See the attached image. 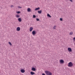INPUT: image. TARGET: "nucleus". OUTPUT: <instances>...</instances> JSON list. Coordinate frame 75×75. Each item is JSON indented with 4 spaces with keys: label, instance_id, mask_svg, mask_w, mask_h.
<instances>
[{
    "label": "nucleus",
    "instance_id": "obj_6",
    "mask_svg": "<svg viewBox=\"0 0 75 75\" xmlns=\"http://www.w3.org/2000/svg\"><path fill=\"white\" fill-rule=\"evenodd\" d=\"M33 30V28L32 27H30V30H29L30 31H32Z\"/></svg>",
    "mask_w": 75,
    "mask_h": 75
},
{
    "label": "nucleus",
    "instance_id": "obj_16",
    "mask_svg": "<svg viewBox=\"0 0 75 75\" xmlns=\"http://www.w3.org/2000/svg\"><path fill=\"white\" fill-rule=\"evenodd\" d=\"M69 34L71 35H72V34H73V32H70V34Z\"/></svg>",
    "mask_w": 75,
    "mask_h": 75
},
{
    "label": "nucleus",
    "instance_id": "obj_21",
    "mask_svg": "<svg viewBox=\"0 0 75 75\" xmlns=\"http://www.w3.org/2000/svg\"><path fill=\"white\" fill-rule=\"evenodd\" d=\"M53 28L55 30L56 29V26H54V27H53Z\"/></svg>",
    "mask_w": 75,
    "mask_h": 75
},
{
    "label": "nucleus",
    "instance_id": "obj_8",
    "mask_svg": "<svg viewBox=\"0 0 75 75\" xmlns=\"http://www.w3.org/2000/svg\"><path fill=\"white\" fill-rule=\"evenodd\" d=\"M20 30V27H18L17 28V30L18 31H19Z\"/></svg>",
    "mask_w": 75,
    "mask_h": 75
},
{
    "label": "nucleus",
    "instance_id": "obj_23",
    "mask_svg": "<svg viewBox=\"0 0 75 75\" xmlns=\"http://www.w3.org/2000/svg\"><path fill=\"white\" fill-rule=\"evenodd\" d=\"M14 7V5H11V8H12V7Z\"/></svg>",
    "mask_w": 75,
    "mask_h": 75
},
{
    "label": "nucleus",
    "instance_id": "obj_2",
    "mask_svg": "<svg viewBox=\"0 0 75 75\" xmlns=\"http://www.w3.org/2000/svg\"><path fill=\"white\" fill-rule=\"evenodd\" d=\"M68 66L69 67H71L73 66V64H72V62H70L69 63Z\"/></svg>",
    "mask_w": 75,
    "mask_h": 75
},
{
    "label": "nucleus",
    "instance_id": "obj_7",
    "mask_svg": "<svg viewBox=\"0 0 75 75\" xmlns=\"http://www.w3.org/2000/svg\"><path fill=\"white\" fill-rule=\"evenodd\" d=\"M60 63H61V64H62L64 62V61L63 60H60Z\"/></svg>",
    "mask_w": 75,
    "mask_h": 75
},
{
    "label": "nucleus",
    "instance_id": "obj_14",
    "mask_svg": "<svg viewBox=\"0 0 75 75\" xmlns=\"http://www.w3.org/2000/svg\"><path fill=\"white\" fill-rule=\"evenodd\" d=\"M18 20L19 22H21V21L22 20H21V18H19L18 19Z\"/></svg>",
    "mask_w": 75,
    "mask_h": 75
},
{
    "label": "nucleus",
    "instance_id": "obj_26",
    "mask_svg": "<svg viewBox=\"0 0 75 75\" xmlns=\"http://www.w3.org/2000/svg\"><path fill=\"white\" fill-rule=\"evenodd\" d=\"M69 1H71V2L72 3L73 2V1L72 0H69Z\"/></svg>",
    "mask_w": 75,
    "mask_h": 75
},
{
    "label": "nucleus",
    "instance_id": "obj_1",
    "mask_svg": "<svg viewBox=\"0 0 75 75\" xmlns=\"http://www.w3.org/2000/svg\"><path fill=\"white\" fill-rule=\"evenodd\" d=\"M45 73L46 75H52V73L49 71H45Z\"/></svg>",
    "mask_w": 75,
    "mask_h": 75
},
{
    "label": "nucleus",
    "instance_id": "obj_12",
    "mask_svg": "<svg viewBox=\"0 0 75 75\" xmlns=\"http://www.w3.org/2000/svg\"><path fill=\"white\" fill-rule=\"evenodd\" d=\"M31 75H34L35 74V73L33 71H31L30 73Z\"/></svg>",
    "mask_w": 75,
    "mask_h": 75
},
{
    "label": "nucleus",
    "instance_id": "obj_20",
    "mask_svg": "<svg viewBox=\"0 0 75 75\" xmlns=\"http://www.w3.org/2000/svg\"><path fill=\"white\" fill-rule=\"evenodd\" d=\"M18 8H22V7H20V6H18Z\"/></svg>",
    "mask_w": 75,
    "mask_h": 75
},
{
    "label": "nucleus",
    "instance_id": "obj_28",
    "mask_svg": "<svg viewBox=\"0 0 75 75\" xmlns=\"http://www.w3.org/2000/svg\"><path fill=\"white\" fill-rule=\"evenodd\" d=\"M42 75H45V74L43 73V74H42Z\"/></svg>",
    "mask_w": 75,
    "mask_h": 75
},
{
    "label": "nucleus",
    "instance_id": "obj_25",
    "mask_svg": "<svg viewBox=\"0 0 75 75\" xmlns=\"http://www.w3.org/2000/svg\"><path fill=\"white\" fill-rule=\"evenodd\" d=\"M60 21H62V18H60Z\"/></svg>",
    "mask_w": 75,
    "mask_h": 75
},
{
    "label": "nucleus",
    "instance_id": "obj_11",
    "mask_svg": "<svg viewBox=\"0 0 75 75\" xmlns=\"http://www.w3.org/2000/svg\"><path fill=\"white\" fill-rule=\"evenodd\" d=\"M38 13L39 14H41L42 13V11L40 10L38 11Z\"/></svg>",
    "mask_w": 75,
    "mask_h": 75
},
{
    "label": "nucleus",
    "instance_id": "obj_5",
    "mask_svg": "<svg viewBox=\"0 0 75 75\" xmlns=\"http://www.w3.org/2000/svg\"><path fill=\"white\" fill-rule=\"evenodd\" d=\"M21 72L22 73H24L25 72V70L23 69H21Z\"/></svg>",
    "mask_w": 75,
    "mask_h": 75
},
{
    "label": "nucleus",
    "instance_id": "obj_22",
    "mask_svg": "<svg viewBox=\"0 0 75 75\" xmlns=\"http://www.w3.org/2000/svg\"><path fill=\"white\" fill-rule=\"evenodd\" d=\"M36 20H37V21H40V19H38V18H37Z\"/></svg>",
    "mask_w": 75,
    "mask_h": 75
},
{
    "label": "nucleus",
    "instance_id": "obj_18",
    "mask_svg": "<svg viewBox=\"0 0 75 75\" xmlns=\"http://www.w3.org/2000/svg\"><path fill=\"white\" fill-rule=\"evenodd\" d=\"M8 44H9V45H11V46L12 45V44H11V42H9Z\"/></svg>",
    "mask_w": 75,
    "mask_h": 75
},
{
    "label": "nucleus",
    "instance_id": "obj_24",
    "mask_svg": "<svg viewBox=\"0 0 75 75\" xmlns=\"http://www.w3.org/2000/svg\"><path fill=\"white\" fill-rule=\"evenodd\" d=\"M16 13H18V14H19V13H20V11H18V12H16Z\"/></svg>",
    "mask_w": 75,
    "mask_h": 75
},
{
    "label": "nucleus",
    "instance_id": "obj_17",
    "mask_svg": "<svg viewBox=\"0 0 75 75\" xmlns=\"http://www.w3.org/2000/svg\"><path fill=\"white\" fill-rule=\"evenodd\" d=\"M47 16H48V17H51V16L49 14H47Z\"/></svg>",
    "mask_w": 75,
    "mask_h": 75
},
{
    "label": "nucleus",
    "instance_id": "obj_3",
    "mask_svg": "<svg viewBox=\"0 0 75 75\" xmlns=\"http://www.w3.org/2000/svg\"><path fill=\"white\" fill-rule=\"evenodd\" d=\"M32 33L33 35H34L36 34V32L35 30H33L32 31Z\"/></svg>",
    "mask_w": 75,
    "mask_h": 75
},
{
    "label": "nucleus",
    "instance_id": "obj_15",
    "mask_svg": "<svg viewBox=\"0 0 75 75\" xmlns=\"http://www.w3.org/2000/svg\"><path fill=\"white\" fill-rule=\"evenodd\" d=\"M16 18H19V17H20V15H16Z\"/></svg>",
    "mask_w": 75,
    "mask_h": 75
},
{
    "label": "nucleus",
    "instance_id": "obj_4",
    "mask_svg": "<svg viewBox=\"0 0 75 75\" xmlns=\"http://www.w3.org/2000/svg\"><path fill=\"white\" fill-rule=\"evenodd\" d=\"M68 50L69 52H71V51H72V49L71 48L68 47Z\"/></svg>",
    "mask_w": 75,
    "mask_h": 75
},
{
    "label": "nucleus",
    "instance_id": "obj_19",
    "mask_svg": "<svg viewBox=\"0 0 75 75\" xmlns=\"http://www.w3.org/2000/svg\"><path fill=\"white\" fill-rule=\"evenodd\" d=\"M36 17V16L35 15H33V18H35Z\"/></svg>",
    "mask_w": 75,
    "mask_h": 75
},
{
    "label": "nucleus",
    "instance_id": "obj_10",
    "mask_svg": "<svg viewBox=\"0 0 75 75\" xmlns=\"http://www.w3.org/2000/svg\"><path fill=\"white\" fill-rule=\"evenodd\" d=\"M40 7H38V8H36L35 9V11H37V10H40Z\"/></svg>",
    "mask_w": 75,
    "mask_h": 75
},
{
    "label": "nucleus",
    "instance_id": "obj_9",
    "mask_svg": "<svg viewBox=\"0 0 75 75\" xmlns=\"http://www.w3.org/2000/svg\"><path fill=\"white\" fill-rule=\"evenodd\" d=\"M32 71H36V69L34 67H33L32 68Z\"/></svg>",
    "mask_w": 75,
    "mask_h": 75
},
{
    "label": "nucleus",
    "instance_id": "obj_27",
    "mask_svg": "<svg viewBox=\"0 0 75 75\" xmlns=\"http://www.w3.org/2000/svg\"><path fill=\"white\" fill-rule=\"evenodd\" d=\"M73 40H74V41L75 40V37H74L73 38Z\"/></svg>",
    "mask_w": 75,
    "mask_h": 75
},
{
    "label": "nucleus",
    "instance_id": "obj_13",
    "mask_svg": "<svg viewBox=\"0 0 75 75\" xmlns=\"http://www.w3.org/2000/svg\"><path fill=\"white\" fill-rule=\"evenodd\" d=\"M27 11L28 12H30L31 11V9L30 8H28L27 9Z\"/></svg>",
    "mask_w": 75,
    "mask_h": 75
}]
</instances>
